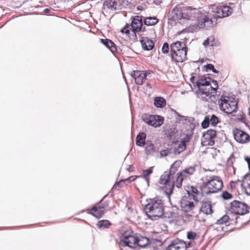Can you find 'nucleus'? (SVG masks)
I'll use <instances>...</instances> for the list:
<instances>
[{"label": "nucleus", "instance_id": "f8f14e48", "mask_svg": "<svg viewBox=\"0 0 250 250\" xmlns=\"http://www.w3.org/2000/svg\"><path fill=\"white\" fill-rule=\"evenodd\" d=\"M233 133L235 140L240 144L247 143L250 140L249 135L242 130L236 128Z\"/></svg>", "mask_w": 250, "mask_h": 250}, {"label": "nucleus", "instance_id": "8fccbe9b", "mask_svg": "<svg viewBox=\"0 0 250 250\" xmlns=\"http://www.w3.org/2000/svg\"><path fill=\"white\" fill-rule=\"evenodd\" d=\"M206 68L208 70H213V69H214V66L211 64H208L206 65Z\"/></svg>", "mask_w": 250, "mask_h": 250}, {"label": "nucleus", "instance_id": "f704fd0d", "mask_svg": "<svg viewBox=\"0 0 250 250\" xmlns=\"http://www.w3.org/2000/svg\"><path fill=\"white\" fill-rule=\"evenodd\" d=\"M222 15L223 18L228 17L233 12V9L229 6H222Z\"/></svg>", "mask_w": 250, "mask_h": 250}, {"label": "nucleus", "instance_id": "393cba45", "mask_svg": "<svg viewBox=\"0 0 250 250\" xmlns=\"http://www.w3.org/2000/svg\"><path fill=\"white\" fill-rule=\"evenodd\" d=\"M101 42L106 47L109 48L113 54L117 52V49L116 45L111 40L107 39H101Z\"/></svg>", "mask_w": 250, "mask_h": 250}, {"label": "nucleus", "instance_id": "ddd939ff", "mask_svg": "<svg viewBox=\"0 0 250 250\" xmlns=\"http://www.w3.org/2000/svg\"><path fill=\"white\" fill-rule=\"evenodd\" d=\"M137 236L123 235L120 244L122 246H127L131 248L136 247Z\"/></svg>", "mask_w": 250, "mask_h": 250}, {"label": "nucleus", "instance_id": "603ef678", "mask_svg": "<svg viewBox=\"0 0 250 250\" xmlns=\"http://www.w3.org/2000/svg\"><path fill=\"white\" fill-rule=\"evenodd\" d=\"M154 3L156 5H159L161 3V1L159 0H155L154 1Z\"/></svg>", "mask_w": 250, "mask_h": 250}, {"label": "nucleus", "instance_id": "1a4fd4ad", "mask_svg": "<svg viewBox=\"0 0 250 250\" xmlns=\"http://www.w3.org/2000/svg\"><path fill=\"white\" fill-rule=\"evenodd\" d=\"M142 119L146 124L155 127L161 126L164 122L163 117L156 115L144 114Z\"/></svg>", "mask_w": 250, "mask_h": 250}, {"label": "nucleus", "instance_id": "5701e85b", "mask_svg": "<svg viewBox=\"0 0 250 250\" xmlns=\"http://www.w3.org/2000/svg\"><path fill=\"white\" fill-rule=\"evenodd\" d=\"M210 202H203L200 208H199V213L201 212L206 215L211 214L213 211Z\"/></svg>", "mask_w": 250, "mask_h": 250}, {"label": "nucleus", "instance_id": "37998d69", "mask_svg": "<svg viewBox=\"0 0 250 250\" xmlns=\"http://www.w3.org/2000/svg\"><path fill=\"white\" fill-rule=\"evenodd\" d=\"M172 148H171L170 150H168L167 149H163L160 151V155L161 157H165L167 156L170 153H172Z\"/></svg>", "mask_w": 250, "mask_h": 250}, {"label": "nucleus", "instance_id": "58836bf2", "mask_svg": "<svg viewBox=\"0 0 250 250\" xmlns=\"http://www.w3.org/2000/svg\"><path fill=\"white\" fill-rule=\"evenodd\" d=\"M229 220H230L229 216L228 214H226L219 219L217 220L216 224L218 225L226 224Z\"/></svg>", "mask_w": 250, "mask_h": 250}, {"label": "nucleus", "instance_id": "bb28decb", "mask_svg": "<svg viewBox=\"0 0 250 250\" xmlns=\"http://www.w3.org/2000/svg\"><path fill=\"white\" fill-rule=\"evenodd\" d=\"M149 244V240L146 237L137 236L136 246L141 248H146Z\"/></svg>", "mask_w": 250, "mask_h": 250}, {"label": "nucleus", "instance_id": "4be33fe9", "mask_svg": "<svg viewBox=\"0 0 250 250\" xmlns=\"http://www.w3.org/2000/svg\"><path fill=\"white\" fill-rule=\"evenodd\" d=\"M221 9H222V6L213 5L209 8L208 13L215 18H223V15H222Z\"/></svg>", "mask_w": 250, "mask_h": 250}, {"label": "nucleus", "instance_id": "72a5a7b5", "mask_svg": "<svg viewBox=\"0 0 250 250\" xmlns=\"http://www.w3.org/2000/svg\"><path fill=\"white\" fill-rule=\"evenodd\" d=\"M203 44L205 46L208 45L214 46L217 45V42L215 41L214 37L210 36L204 41Z\"/></svg>", "mask_w": 250, "mask_h": 250}, {"label": "nucleus", "instance_id": "a19ab883", "mask_svg": "<svg viewBox=\"0 0 250 250\" xmlns=\"http://www.w3.org/2000/svg\"><path fill=\"white\" fill-rule=\"evenodd\" d=\"M192 137V134L191 133L186 134V136L182 139V140L180 142V143L183 144L184 145H186L187 143L189 142Z\"/></svg>", "mask_w": 250, "mask_h": 250}, {"label": "nucleus", "instance_id": "5fc2aeb1", "mask_svg": "<svg viewBox=\"0 0 250 250\" xmlns=\"http://www.w3.org/2000/svg\"><path fill=\"white\" fill-rule=\"evenodd\" d=\"M212 70L214 73H218V71H217L216 70V69H215L214 68V69H213V70Z\"/></svg>", "mask_w": 250, "mask_h": 250}, {"label": "nucleus", "instance_id": "864d4df0", "mask_svg": "<svg viewBox=\"0 0 250 250\" xmlns=\"http://www.w3.org/2000/svg\"><path fill=\"white\" fill-rule=\"evenodd\" d=\"M195 79V77L194 76H192L190 78V81L193 83H194V80Z\"/></svg>", "mask_w": 250, "mask_h": 250}, {"label": "nucleus", "instance_id": "f03ea898", "mask_svg": "<svg viewBox=\"0 0 250 250\" xmlns=\"http://www.w3.org/2000/svg\"><path fill=\"white\" fill-rule=\"evenodd\" d=\"M196 86L198 89L195 93L198 99L204 102H213L212 98H214L218 86L217 81L209 77H202L196 82Z\"/></svg>", "mask_w": 250, "mask_h": 250}, {"label": "nucleus", "instance_id": "c756f323", "mask_svg": "<svg viewBox=\"0 0 250 250\" xmlns=\"http://www.w3.org/2000/svg\"><path fill=\"white\" fill-rule=\"evenodd\" d=\"M154 104L158 108H163L166 105V100L162 97H156L154 100Z\"/></svg>", "mask_w": 250, "mask_h": 250}, {"label": "nucleus", "instance_id": "473e14b6", "mask_svg": "<svg viewBox=\"0 0 250 250\" xmlns=\"http://www.w3.org/2000/svg\"><path fill=\"white\" fill-rule=\"evenodd\" d=\"M117 3L115 0H105L104 3V6L107 8L116 10L117 9Z\"/></svg>", "mask_w": 250, "mask_h": 250}, {"label": "nucleus", "instance_id": "6e6552de", "mask_svg": "<svg viewBox=\"0 0 250 250\" xmlns=\"http://www.w3.org/2000/svg\"><path fill=\"white\" fill-rule=\"evenodd\" d=\"M182 162L180 160L176 161L171 166L169 171H165L160 177L159 183L166 185L169 179H172L175 175V174L180 167Z\"/></svg>", "mask_w": 250, "mask_h": 250}, {"label": "nucleus", "instance_id": "6ab92c4d", "mask_svg": "<svg viewBox=\"0 0 250 250\" xmlns=\"http://www.w3.org/2000/svg\"><path fill=\"white\" fill-rule=\"evenodd\" d=\"M142 17L136 16L134 17L131 22V27L134 32H139L141 30L143 25Z\"/></svg>", "mask_w": 250, "mask_h": 250}, {"label": "nucleus", "instance_id": "423d86ee", "mask_svg": "<svg viewBox=\"0 0 250 250\" xmlns=\"http://www.w3.org/2000/svg\"><path fill=\"white\" fill-rule=\"evenodd\" d=\"M221 110L227 114H231L237 111V102L234 98L225 96L221 97L218 101Z\"/></svg>", "mask_w": 250, "mask_h": 250}, {"label": "nucleus", "instance_id": "20e7f679", "mask_svg": "<svg viewBox=\"0 0 250 250\" xmlns=\"http://www.w3.org/2000/svg\"><path fill=\"white\" fill-rule=\"evenodd\" d=\"M223 187L221 178L216 176L209 177L208 182L201 188L202 194L206 195L217 192L221 190Z\"/></svg>", "mask_w": 250, "mask_h": 250}, {"label": "nucleus", "instance_id": "39448f33", "mask_svg": "<svg viewBox=\"0 0 250 250\" xmlns=\"http://www.w3.org/2000/svg\"><path fill=\"white\" fill-rule=\"evenodd\" d=\"M198 202L194 201L190 196H184L180 201L182 210L192 217H197L199 214Z\"/></svg>", "mask_w": 250, "mask_h": 250}, {"label": "nucleus", "instance_id": "dca6fc26", "mask_svg": "<svg viewBox=\"0 0 250 250\" xmlns=\"http://www.w3.org/2000/svg\"><path fill=\"white\" fill-rule=\"evenodd\" d=\"M152 173L151 168L143 171L142 175L137 176L138 180L137 182L142 183L144 186L148 187L149 183V175Z\"/></svg>", "mask_w": 250, "mask_h": 250}, {"label": "nucleus", "instance_id": "c85d7f7f", "mask_svg": "<svg viewBox=\"0 0 250 250\" xmlns=\"http://www.w3.org/2000/svg\"><path fill=\"white\" fill-rule=\"evenodd\" d=\"M196 167V165L190 166L183 169L180 172L185 176H186V178L187 179L189 176L192 175V174H194V173L195 171Z\"/></svg>", "mask_w": 250, "mask_h": 250}, {"label": "nucleus", "instance_id": "4468645a", "mask_svg": "<svg viewBox=\"0 0 250 250\" xmlns=\"http://www.w3.org/2000/svg\"><path fill=\"white\" fill-rule=\"evenodd\" d=\"M147 72L146 71L135 70L131 72V76L134 79L138 85H142L146 79Z\"/></svg>", "mask_w": 250, "mask_h": 250}, {"label": "nucleus", "instance_id": "f257e3e1", "mask_svg": "<svg viewBox=\"0 0 250 250\" xmlns=\"http://www.w3.org/2000/svg\"><path fill=\"white\" fill-rule=\"evenodd\" d=\"M168 20L179 21L189 25V29L192 32L206 27V24H211L212 22L208 15L202 14L199 9L192 6H175L169 12Z\"/></svg>", "mask_w": 250, "mask_h": 250}, {"label": "nucleus", "instance_id": "c03bdc74", "mask_svg": "<svg viewBox=\"0 0 250 250\" xmlns=\"http://www.w3.org/2000/svg\"><path fill=\"white\" fill-rule=\"evenodd\" d=\"M222 196L225 200L230 199L232 198V194L228 192L227 191L223 192Z\"/></svg>", "mask_w": 250, "mask_h": 250}, {"label": "nucleus", "instance_id": "a878e982", "mask_svg": "<svg viewBox=\"0 0 250 250\" xmlns=\"http://www.w3.org/2000/svg\"><path fill=\"white\" fill-rule=\"evenodd\" d=\"M171 52L179 51L182 49H187L186 44L183 42L177 41L170 45Z\"/></svg>", "mask_w": 250, "mask_h": 250}, {"label": "nucleus", "instance_id": "e433bc0d", "mask_svg": "<svg viewBox=\"0 0 250 250\" xmlns=\"http://www.w3.org/2000/svg\"><path fill=\"white\" fill-rule=\"evenodd\" d=\"M207 116L208 117V120H209L210 124L211 125L215 126L219 122L218 118L215 115L212 114Z\"/></svg>", "mask_w": 250, "mask_h": 250}, {"label": "nucleus", "instance_id": "aec40b11", "mask_svg": "<svg viewBox=\"0 0 250 250\" xmlns=\"http://www.w3.org/2000/svg\"><path fill=\"white\" fill-rule=\"evenodd\" d=\"M241 187L245 193L250 195V174L245 175L241 182Z\"/></svg>", "mask_w": 250, "mask_h": 250}, {"label": "nucleus", "instance_id": "09e8293b", "mask_svg": "<svg viewBox=\"0 0 250 250\" xmlns=\"http://www.w3.org/2000/svg\"><path fill=\"white\" fill-rule=\"evenodd\" d=\"M184 243H185L186 247L184 248V250H185L187 249H188L189 248H190L191 247V242H188L187 243L186 242L184 241Z\"/></svg>", "mask_w": 250, "mask_h": 250}, {"label": "nucleus", "instance_id": "13d9d810", "mask_svg": "<svg viewBox=\"0 0 250 250\" xmlns=\"http://www.w3.org/2000/svg\"><path fill=\"white\" fill-rule=\"evenodd\" d=\"M147 85L148 86H149V84L147 83Z\"/></svg>", "mask_w": 250, "mask_h": 250}, {"label": "nucleus", "instance_id": "7ed1b4c3", "mask_svg": "<svg viewBox=\"0 0 250 250\" xmlns=\"http://www.w3.org/2000/svg\"><path fill=\"white\" fill-rule=\"evenodd\" d=\"M144 210L150 219L155 220L164 214V205L161 200L150 199L144 208Z\"/></svg>", "mask_w": 250, "mask_h": 250}, {"label": "nucleus", "instance_id": "412c9836", "mask_svg": "<svg viewBox=\"0 0 250 250\" xmlns=\"http://www.w3.org/2000/svg\"><path fill=\"white\" fill-rule=\"evenodd\" d=\"M88 213L97 218H100L104 213V208L103 206L96 205L94 206Z\"/></svg>", "mask_w": 250, "mask_h": 250}, {"label": "nucleus", "instance_id": "cd10ccee", "mask_svg": "<svg viewBox=\"0 0 250 250\" xmlns=\"http://www.w3.org/2000/svg\"><path fill=\"white\" fill-rule=\"evenodd\" d=\"M146 134L144 132H140L136 138V144L140 146H144L145 144Z\"/></svg>", "mask_w": 250, "mask_h": 250}, {"label": "nucleus", "instance_id": "79ce46f5", "mask_svg": "<svg viewBox=\"0 0 250 250\" xmlns=\"http://www.w3.org/2000/svg\"><path fill=\"white\" fill-rule=\"evenodd\" d=\"M197 236V233L193 231H189L187 233V238L190 240H194Z\"/></svg>", "mask_w": 250, "mask_h": 250}, {"label": "nucleus", "instance_id": "a211bd4d", "mask_svg": "<svg viewBox=\"0 0 250 250\" xmlns=\"http://www.w3.org/2000/svg\"><path fill=\"white\" fill-rule=\"evenodd\" d=\"M185 247L183 240L176 239L171 242L166 250H184Z\"/></svg>", "mask_w": 250, "mask_h": 250}, {"label": "nucleus", "instance_id": "2f4dec72", "mask_svg": "<svg viewBox=\"0 0 250 250\" xmlns=\"http://www.w3.org/2000/svg\"><path fill=\"white\" fill-rule=\"evenodd\" d=\"M186 148V145L179 143L177 146L172 149V153L174 155H179Z\"/></svg>", "mask_w": 250, "mask_h": 250}, {"label": "nucleus", "instance_id": "4c0bfd02", "mask_svg": "<svg viewBox=\"0 0 250 250\" xmlns=\"http://www.w3.org/2000/svg\"><path fill=\"white\" fill-rule=\"evenodd\" d=\"M145 150L147 154H153L155 151L154 145L152 143H146Z\"/></svg>", "mask_w": 250, "mask_h": 250}, {"label": "nucleus", "instance_id": "9b49d317", "mask_svg": "<svg viewBox=\"0 0 250 250\" xmlns=\"http://www.w3.org/2000/svg\"><path fill=\"white\" fill-rule=\"evenodd\" d=\"M216 132L214 130H208L204 133L202 138V145L203 146H212L214 144V138Z\"/></svg>", "mask_w": 250, "mask_h": 250}, {"label": "nucleus", "instance_id": "49530a36", "mask_svg": "<svg viewBox=\"0 0 250 250\" xmlns=\"http://www.w3.org/2000/svg\"><path fill=\"white\" fill-rule=\"evenodd\" d=\"M162 51L163 53L164 54H166L168 52L169 45H168V43L165 42L164 43L162 48Z\"/></svg>", "mask_w": 250, "mask_h": 250}, {"label": "nucleus", "instance_id": "b1692460", "mask_svg": "<svg viewBox=\"0 0 250 250\" xmlns=\"http://www.w3.org/2000/svg\"><path fill=\"white\" fill-rule=\"evenodd\" d=\"M142 48L146 50H150L154 46V42L147 37H142L141 40Z\"/></svg>", "mask_w": 250, "mask_h": 250}, {"label": "nucleus", "instance_id": "0eeeda50", "mask_svg": "<svg viewBox=\"0 0 250 250\" xmlns=\"http://www.w3.org/2000/svg\"><path fill=\"white\" fill-rule=\"evenodd\" d=\"M187 179L186 176L182 174L180 172H178L176 176H175L172 179H169L166 184L168 187H166L165 192L169 196L173 192L174 186L178 188H180L182 185L183 181Z\"/></svg>", "mask_w": 250, "mask_h": 250}, {"label": "nucleus", "instance_id": "a18cd8bd", "mask_svg": "<svg viewBox=\"0 0 250 250\" xmlns=\"http://www.w3.org/2000/svg\"><path fill=\"white\" fill-rule=\"evenodd\" d=\"M208 116H206L204 120L202 123V126L204 128L208 127L209 125V124H210L209 120H208Z\"/></svg>", "mask_w": 250, "mask_h": 250}, {"label": "nucleus", "instance_id": "2eb2a0df", "mask_svg": "<svg viewBox=\"0 0 250 250\" xmlns=\"http://www.w3.org/2000/svg\"><path fill=\"white\" fill-rule=\"evenodd\" d=\"M187 49H182L171 53V59L177 62H182L187 59Z\"/></svg>", "mask_w": 250, "mask_h": 250}, {"label": "nucleus", "instance_id": "ea45409f", "mask_svg": "<svg viewBox=\"0 0 250 250\" xmlns=\"http://www.w3.org/2000/svg\"><path fill=\"white\" fill-rule=\"evenodd\" d=\"M97 225L99 228L105 229L108 228L110 225V223L107 220H100L98 222Z\"/></svg>", "mask_w": 250, "mask_h": 250}, {"label": "nucleus", "instance_id": "9d476101", "mask_svg": "<svg viewBox=\"0 0 250 250\" xmlns=\"http://www.w3.org/2000/svg\"><path fill=\"white\" fill-rule=\"evenodd\" d=\"M229 210L235 214L243 215L249 212V207L246 204L235 200L231 203Z\"/></svg>", "mask_w": 250, "mask_h": 250}, {"label": "nucleus", "instance_id": "3c124183", "mask_svg": "<svg viewBox=\"0 0 250 250\" xmlns=\"http://www.w3.org/2000/svg\"><path fill=\"white\" fill-rule=\"evenodd\" d=\"M245 161L248 163L249 168L250 170V158L246 157L245 158Z\"/></svg>", "mask_w": 250, "mask_h": 250}, {"label": "nucleus", "instance_id": "c9c22d12", "mask_svg": "<svg viewBox=\"0 0 250 250\" xmlns=\"http://www.w3.org/2000/svg\"><path fill=\"white\" fill-rule=\"evenodd\" d=\"M138 178L137 177H136L135 178L133 176H131L129 177L128 178L125 179V180H121L118 183L117 185L120 187H122L125 184V185H128L129 184L131 181H134L136 179Z\"/></svg>", "mask_w": 250, "mask_h": 250}, {"label": "nucleus", "instance_id": "de8ad7c7", "mask_svg": "<svg viewBox=\"0 0 250 250\" xmlns=\"http://www.w3.org/2000/svg\"><path fill=\"white\" fill-rule=\"evenodd\" d=\"M129 28V25L126 24L123 28H122V29L121 30V32L123 33H125L126 34H129L130 32Z\"/></svg>", "mask_w": 250, "mask_h": 250}, {"label": "nucleus", "instance_id": "7c9ffc66", "mask_svg": "<svg viewBox=\"0 0 250 250\" xmlns=\"http://www.w3.org/2000/svg\"><path fill=\"white\" fill-rule=\"evenodd\" d=\"M159 20L155 17L146 18L144 20V23L148 26H152L156 24Z\"/></svg>", "mask_w": 250, "mask_h": 250}, {"label": "nucleus", "instance_id": "f3484780", "mask_svg": "<svg viewBox=\"0 0 250 250\" xmlns=\"http://www.w3.org/2000/svg\"><path fill=\"white\" fill-rule=\"evenodd\" d=\"M201 191H202L201 190ZM188 195L191 197L194 201L198 202L202 198L203 195L202 191L200 192L196 188L193 186L188 187L187 190Z\"/></svg>", "mask_w": 250, "mask_h": 250}, {"label": "nucleus", "instance_id": "4d7b16f0", "mask_svg": "<svg viewBox=\"0 0 250 250\" xmlns=\"http://www.w3.org/2000/svg\"><path fill=\"white\" fill-rule=\"evenodd\" d=\"M249 115L250 116V107L249 108Z\"/></svg>", "mask_w": 250, "mask_h": 250}, {"label": "nucleus", "instance_id": "6e6d98bb", "mask_svg": "<svg viewBox=\"0 0 250 250\" xmlns=\"http://www.w3.org/2000/svg\"><path fill=\"white\" fill-rule=\"evenodd\" d=\"M50 10L49 9L46 8V9H44V11L45 12H48L49 11H50Z\"/></svg>", "mask_w": 250, "mask_h": 250}]
</instances>
